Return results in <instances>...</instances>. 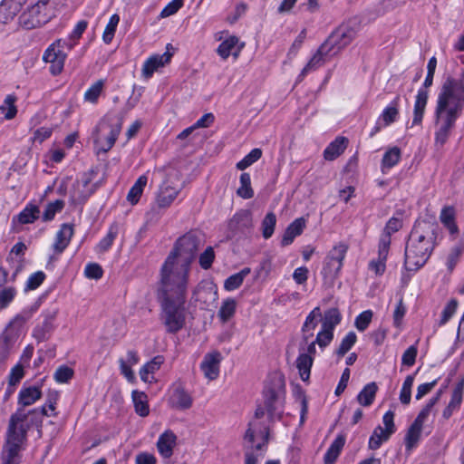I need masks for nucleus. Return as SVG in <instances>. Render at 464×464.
Returning a JSON list of instances; mask_svg holds the SVG:
<instances>
[{
  "mask_svg": "<svg viewBox=\"0 0 464 464\" xmlns=\"http://www.w3.org/2000/svg\"><path fill=\"white\" fill-rule=\"evenodd\" d=\"M435 146L442 147L449 140L460 114L435 109Z\"/></svg>",
  "mask_w": 464,
  "mask_h": 464,
  "instance_id": "12",
  "label": "nucleus"
},
{
  "mask_svg": "<svg viewBox=\"0 0 464 464\" xmlns=\"http://www.w3.org/2000/svg\"><path fill=\"white\" fill-rule=\"evenodd\" d=\"M435 109L461 114L464 110V70L458 75H449L438 93Z\"/></svg>",
  "mask_w": 464,
  "mask_h": 464,
  "instance_id": "4",
  "label": "nucleus"
},
{
  "mask_svg": "<svg viewBox=\"0 0 464 464\" xmlns=\"http://www.w3.org/2000/svg\"><path fill=\"white\" fill-rule=\"evenodd\" d=\"M16 97L13 94H9L5 97L4 103L0 106V111L5 113L6 120L14 118L17 113V109L14 105Z\"/></svg>",
  "mask_w": 464,
  "mask_h": 464,
  "instance_id": "53",
  "label": "nucleus"
},
{
  "mask_svg": "<svg viewBox=\"0 0 464 464\" xmlns=\"http://www.w3.org/2000/svg\"><path fill=\"white\" fill-rule=\"evenodd\" d=\"M276 224V217L273 212H269L264 218L261 227H262V235L267 239L272 237L275 231V227Z\"/></svg>",
  "mask_w": 464,
  "mask_h": 464,
  "instance_id": "55",
  "label": "nucleus"
},
{
  "mask_svg": "<svg viewBox=\"0 0 464 464\" xmlns=\"http://www.w3.org/2000/svg\"><path fill=\"white\" fill-rule=\"evenodd\" d=\"M322 321V313L320 307L314 308L306 316L304 324L302 327L303 341L306 343L309 338L314 335V330L316 328L318 323Z\"/></svg>",
  "mask_w": 464,
  "mask_h": 464,
  "instance_id": "27",
  "label": "nucleus"
},
{
  "mask_svg": "<svg viewBox=\"0 0 464 464\" xmlns=\"http://www.w3.org/2000/svg\"><path fill=\"white\" fill-rule=\"evenodd\" d=\"M57 316V311H49L43 314L44 320L34 330L33 336L38 342H44L50 338L55 325L54 322Z\"/></svg>",
  "mask_w": 464,
  "mask_h": 464,
  "instance_id": "18",
  "label": "nucleus"
},
{
  "mask_svg": "<svg viewBox=\"0 0 464 464\" xmlns=\"http://www.w3.org/2000/svg\"><path fill=\"white\" fill-rule=\"evenodd\" d=\"M356 36V30L349 24H342L336 28L322 44L321 52L337 54L343 48L351 44Z\"/></svg>",
  "mask_w": 464,
  "mask_h": 464,
  "instance_id": "10",
  "label": "nucleus"
},
{
  "mask_svg": "<svg viewBox=\"0 0 464 464\" xmlns=\"http://www.w3.org/2000/svg\"><path fill=\"white\" fill-rule=\"evenodd\" d=\"M458 305H459V302L454 298L450 299L447 303V304L445 305V307L443 308V310L441 312V316L439 321L440 326L444 325L449 322V320L456 313Z\"/></svg>",
  "mask_w": 464,
  "mask_h": 464,
  "instance_id": "59",
  "label": "nucleus"
},
{
  "mask_svg": "<svg viewBox=\"0 0 464 464\" xmlns=\"http://www.w3.org/2000/svg\"><path fill=\"white\" fill-rule=\"evenodd\" d=\"M422 430V426L413 422L409 428L406 437L405 445L408 450H411L418 443Z\"/></svg>",
  "mask_w": 464,
  "mask_h": 464,
  "instance_id": "51",
  "label": "nucleus"
},
{
  "mask_svg": "<svg viewBox=\"0 0 464 464\" xmlns=\"http://www.w3.org/2000/svg\"><path fill=\"white\" fill-rule=\"evenodd\" d=\"M122 123L123 116L118 113H108L103 118L97 128L100 135L95 140L101 144V150L107 152L112 148L121 133Z\"/></svg>",
  "mask_w": 464,
  "mask_h": 464,
  "instance_id": "8",
  "label": "nucleus"
},
{
  "mask_svg": "<svg viewBox=\"0 0 464 464\" xmlns=\"http://www.w3.org/2000/svg\"><path fill=\"white\" fill-rule=\"evenodd\" d=\"M172 54L166 52L162 54L150 56L143 64L142 74L145 78H150L155 71L169 63Z\"/></svg>",
  "mask_w": 464,
  "mask_h": 464,
  "instance_id": "21",
  "label": "nucleus"
},
{
  "mask_svg": "<svg viewBox=\"0 0 464 464\" xmlns=\"http://www.w3.org/2000/svg\"><path fill=\"white\" fill-rule=\"evenodd\" d=\"M180 189L174 188L168 184L163 183L160 186V191L157 196L156 203L159 208H169L172 202L176 199Z\"/></svg>",
  "mask_w": 464,
  "mask_h": 464,
  "instance_id": "25",
  "label": "nucleus"
},
{
  "mask_svg": "<svg viewBox=\"0 0 464 464\" xmlns=\"http://www.w3.org/2000/svg\"><path fill=\"white\" fill-rule=\"evenodd\" d=\"M322 45L317 50L316 53L311 58L308 63L302 70L299 77H304L309 72L314 71L322 66L325 62V57L333 56L330 52H321Z\"/></svg>",
  "mask_w": 464,
  "mask_h": 464,
  "instance_id": "34",
  "label": "nucleus"
},
{
  "mask_svg": "<svg viewBox=\"0 0 464 464\" xmlns=\"http://www.w3.org/2000/svg\"><path fill=\"white\" fill-rule=\"evenodd\" d=\"M177 436L171 430H166L159 437L157 448L163 458L169 459L172 456Z\"/></svg>",
  "mask_w": 464,
  "mask_h": 464,
  "instance_id": "26",
  "label": "nucleus"
},
{
  "mask_svg": "<svg viewBox=\"0 0 464 464\" xmlns=\"http://www.w3.org/2000/svg\"><path fill=\"white\" fill-rule=\"evenodd\" d=\"M455 208L452 206H446L441 209L440 220L447 227L450 234L458 233V227L455 223Z\"/></svg>",
  "mask_w": 464,
  "mask_h": 464,
  "instance_id": "35",
  "label": "nucleus"
},
{
  "mask_svg": "<svg viewBox=\"0 0 464 464\" xmlns=\"http://www.w3.org/2000/svg\"><path fill=\"white\" fill-rule=\"evenodd\" d=\"M140 361L139 354L134 350H129L126 354V358H120V370L121 373L130 382H135V375L131 370V366L136 365Z\"/></svg>",
  "mask_w": 464,
  "mask_h": 464,
  "instance_id": "23",
  "label": "nucleus"
},
{
  "mask_svg": "<svg viewBox=\"0 0 464 464\" xmlns=\"http://www.w3.org/2000/svg\"><path fill=\"white\" fill-rule=\"evenodd\" d=\"M32 312L31 311H23L22 313L16 314L7 324L5 331L3 333H8L14 335V341L16 342L20 332L25 323L31 318Z\"/></svg>",
  "mask_w": 464,
  "mask_h": 464,
  "instance_id": "31",
  "label": "nucleus"
},
{
  "mask_svg": "<svg viewBox=\"0 0 464 464\" xmlns=\"http://www.w3.org/2000/svg\"><path fill=\"white\" fill-rule=\"evenodd\" d=\"M341 314L337 308H330L322 316V327L334 332V329L340 324Z\"/></svg>",
  "mask_w": 464,
  "mask_h": 464,
  "instance_id": "44",
  "label": "nucleus"
},
{
  "mask_svg": "<svg viewBox=\"0 0 464 464\" xmlns=\"http://www.w3.org/2000/svg\"><path fill=\"white\" fill-rule=\"evenodd\" d=\"M378 387L375 382H370L359 392L357 400L362 406H370L375 398Z\"/></svg>",
  "mask_w": 464,
  "mask_h": 464,
  "instance_id": "43",
  "label": "nucleus"
},
{
  "mask_svg": "<svg viewBox=\"0 0 464 464\" xmlns=\"http://www.w3.org/2000/svg\"><path fill=\"white\" fill-rule=\"evenodd\" d=\"M401 227H402L401 219L394 218V217L391 218L388 220V222L383 229V233L381 236L379 243H382V241L384 239H388L387 247H390L392 234L399 231L401 228Z\"/></svg>",
  "mask_w": 464,
  "mask_h": 464,
  "instance_id": "49",
  "label": "nucleus"
},
{
  "mask_svg": "<svg viewBox=\"0 0 464 464\" xmlns=\"http://www.w3.org/2000/svg\"><path fill=\"white\" fill-rule=\"evenodd\" d=\"M388 239H384L382 243H379L378 257L369 264V267L376 275L381 276L384 273L386 266L385 262L389 254L390 247H387Z\"/></svg>",
  "mask_w": 464,
  "mask_h": 464,
  "instance_id": "30",
  "label": "nucleus"
},
{
  "mask_svg": "<svg viewBox=\"0 0 464 464\" xmlns=\"http://www.w3.org/2000/svg\"><path fill=\"white\" fill-rule=\"evenodd\" d=\"M250 271L249 267H245L238 273L227 277L224 284L225 289L227 291H233L238 288L242 285L245 277L250 274Z\"/></svg>",
  "mask_w": 464,
  "mask_h": 464,
  "instance_id": "47",
  "label": "nucleus"
},
{
  "mask_svg": "<svg viewBox=\"0 0 464 464\" xmlns=\"http://www.w3.org/2000/svg\"><path fill=\"white\" fill-rule=\"evenodd\" d=\"M348 139L345 137H337L324 150V157L326 160H334L339 157L346 149Z\"/></svg>",
  "mask_w": 464,
  "mask_h": 464,
  "instance_id": "32",
  "label": "nucleus"
},
{
  "mask_svg": "<svg viewBox=\"0 0 464 464\" xmlns=\"http://www.w3.org/2000/svg\"><path fill=\"white\" fill-rule=\"evenodd\" d=\"M119 22L120 17L118 14L111 16L102 34V40L105 44H110L112 41Z\"/></svg>",
  "mask_w": 464,
  "mask_h": 464,
  "instance_id": "62",
  "label": "nucleus"
},
{
  "mask_svg": "<svg viewBox=\"0 0 464 464\" xmlns=\"http://www.w3.org/2000/svg\"><path fill=\"white\" fill-rule=\"evenodd\" d=\"M306 221L304 218L295 219L285 229L281 245L283 246H288L293 243L295 237L301 235L305 227Z\"/></svg>",
  "mask_w": 464,
  "mask_h": 464,
  "instance_id": "28",
  "label": "nucleus"
},
{
  "mask_svg": "<svg viewBox=\"0 0 464 464\" xmlns=\"http://www.w3.org/2000/svg\"><path fill=\"white\" fill-rule=\"evenodd\" d=\"M15 341L14 335L8 333H3L0 336V363L5 362L11 353Z\"/></svg>",
  "mask_w": 464,
  "mask_h": 464,
  "instance_id": "45",
  "label": "nucleus"
},
{
  "mask_svg": "<svg viewBox=\"0 0 464 464\" xmlns=\"http://www.w3.org/2000/svg\"><path fill=\"white\" fill-rule=\"evenodd\" d=\"M228 236L246 235L253 227L252 212L249 209H240L234 214L227 223Z\"/></svg>",
  "mask_w": 464,
  "mask_h": 464,
  "instance_id": "15",
  "label": "nucleus"
},
{
  "mask_svg": "<svg viewBox=\"0 0 464 464\" xmlns=\"http://www.w3.org/2000/svg\"><path fill=\"white\" fill-rule=\"evenodd\" d=\"M357 336L354 332H349L342 340L339 348L336 351L338 356H343L356 343Z\"/></svg>",
  "mask_w": 464,
  "mask_h": 464,
  "instance_id": "64",
  "label": "nucleus"
},
{
  "mask_svg": "<svg viewBox=\"0 0 464 464\" xmlns=\"http://www.w3.org/2000/svg\"><path fill=\"white\" fill-rule=\"evenodd\" d=\"M148 182V177L146 175H141L138 178L134 185L130 188L127 195V200L131 204L135 205L140 200L143 189L146 187Z\"/></svg>",
  "mask_w": 464,
  "mask_h": 464,
  "instance_id": "37",
  "label": "nucleus"
},
{
  "mask_svg": "<svg viewBox=\"0 0 464 464\" xmlns=\"http://www.w3.org/2000/svg\"><path fill=\"white\" fill-rule=\"evenodd\" d=\"M284 386V382L280 380L276 387L267 386L264 390L265 406L270 419L277 414L281 399L285 393Z\"/></svg>",
  "mask_w": 464,
  "mask_h": 464,
  "instance_id": "17",
  "label": "nucleus"
},
{
  "mask_svg": "<svg viewBox=\"0 0 464 464\" xmlns=\"http://www.w3.org/2000/svg\"><path fill=\"white\" fill-rule=\"evenodd\" d=\"M314 358L307 353H300L296 359V367L299 371L300 378L306 382L310 377L311 367Z\"/></svg>",
  "mask_w": 464,
  "mask_h": 464,
  "instance_id": "36",
  "label": "nucleus"
},
{
  "mask_svg": "<svg viewBox=\"0 0 464 464\" xmlns=\"http://www.w3.org/2000/svg\"><path fill=\"white\" fill-rule=\"evenodd\" d=\"M345 444V436L343 434H339L334 439L333 443L330 445L324 455V463L325 464H333L336 459L338 458L342 449Z\"/></svg>",
  "mask_w": 464,
  "mask_h": 464,
  "instance_id": "33",
  "label": "nucleus"
},
{
  "mask_svg": "<svg viewBox=\"0 0 464 464\" xmlns=\"http://www.w3.org/2000/svg\"><path fill=\"white\" fill-rule=\"evenodd\" d=\"M240 186L237 189V195L244 199H249L254 197V190L251 187V178L246 172L240 176Z\"/></svg>",
  "mask_w": 464,
  "mask_h": 464,
  "instance_id": "48",
  "label": "nucleus"
},
{
  "mask_svg": "<svg viewBox=\"0 0 464 464\" xmlns=\"http://www.w3.org/2000/svg\"><path fill=\"white\" fill-rule=\"evenodd\" d=\"M131 397L134 403L136 413H138L141 417L148 416L150 410L147 401V395L145 394V392L135 390L132 392Z\"/></svg>",
  "mask_w": 464,
  "mask_h": 464,
  "instance_id": "40",
  "label": "nucleus"
},
{
  "mask_svg": "<svg viewBox=\"0 0 464 464\" xmlns=\"http://www.w3.org/2000/svg\"><path fill=\"white\" fill-rule=\"evenodd\" d=\"M401 159V150L398 147H393L390 150H388L382 158V171H384V169H391L394 167Z\"/></svg>",
  "mask_w": 464,
  "mask_h": 464,
  "instance_id": "50",
  "label": "nucleus"
},
{
  "mask_svg": "<svg viewBox=\"0 0 464 464\" xmlns=\"http://www.w3.org/2000/svg\"><path fill=\"white\" fill-rule=\"evenodd\" d=\"M161 319L169 333H177L183 328L186 320V297H160Z\"/></svg>",
  "mask_w": 464,
  "mask_h": 464,
  "instance_id": "6",
  "label": "nucleus"
},
{
  "mask_svg": "<svg viewBox=\"0 0 464 464\" xmlns=\"http://www.w3.org/2000/svg\"><path fill=\"white\" fill-rule=\"evenodd\" d=\"M49 0H39L27 8L19 17L20 24L26 30L34 29L45 24L50 15L46 13Z\"/></svg>",
  "mask_w": 464,
  "mask_h": 464,
  "instance_id": "13",
  "label": "nucleus"
},
{
  "mask_svg": "<svg viewBox=\"0 0 464 464\" xmlns=\"http://www.w3.org/2000/svg\"><path fill=\"white\" fill-rule=\"evenodd\" d=\"M190 266L169 254L160 270V297H186Z\"/></svg>",
  "mask_w": 464,
  "mask_h": 464,
  "instance_id": "2",
  "label": "nucleus"
},
{
  "mask_svg": "<svg viewBox=\"0 0 464 464\" xmlns=\"http://www.w3.org/2000/svg\"><path fill=\"white\" fill-rule=\"evenodd\" d=\"M118 231L119 227L116 223L110 227L107 235L98 244L97 247L101 252H105L111 246L114 239L118 235Z\"/></svg>",
  "mask_w": 464,
  "mask_h": 464,
  "instance_id": "54",
  "label": "nucleus"
},
{
  "mask_svg": "<svg viewBox=\"0 0 464 464\" xmlns=\"http://www.w3.org/2000/svg\"><path fill=\"white\" fill-rule=\"evenodd\" d=\"M439 227L427 220H417L409 235L404 253V266L417 271L430 258L435 246Z\"/></svg>",
  "mask_w": 464,
  "mask_h": 464,
  "instance_id": "1",
  "label": "nucleus"
},
{
  "mask_svg": "<svg viewBox=\"0 0 464 464\" xmlns=\"http://www.w3.org/2000/svg\"><path fill=\"white\" fill-rule=\"evenodd\" d=\"M427 102L428 92L424 89H420L418 91L414 103L413 119L411 126L421 124Z\"/></svg>",
  "mask_w": 464,
  "mask_h": 464,
  "instance_id": "29",
  "label": "nucleus"
},
{
  "mask_svg": "<svg viewBox=\"0 0 464 464\" xmlns=\"http://www.w3.org/2000/svg\"><path fill=\"white\" fill-rule=\"evenodd\" d=\"M16 289L14 286H5L0 289V309L6 308L14 299Z\"/></svg>",
  "mask_w": 464,
  "mask_h": 464,
  "instance_id": "63",
  "label": "nucleus"
},
{
  "mask_svg": "<svg viewBox=\"0 0 464 464\" xmlns=\"http://www.w3.org/2000/svg\"><path fill=\"white\" fill-rule=\"evenodd\" d=\"M435 109L461 114L464 110V70L458 75H449L438 93Z\"/></svg>",
  "mask_w": 464,
  "mask_h": 464,
  "instance_id": "5",
  "label": "nucleus"
},
{
  "mask_svg": "<svg viewBox=\"0 0 464 464\" xmlns=\"http://www.w3.org/2000/svg\"><path fill=\"white\" fill-rule=\"evenodd\" d=\"M237 303L232 298H227L223 301L221 307L218 311V317L223 323L227 322L235 314Z\"/></svg>",
  "mask_w": 464,
  "mask_h": 464,
  "instance_id": "52",
  "label": "nucleus"
},
{
  "mask_svg": "<svg viewBox=\"0 0 464 464\" xmlns=\"http://www.w3.org/2000/svg\"><path fill=\"white\" fill-rule=\"evenodd\" d=\"M26 420L27 414L20 411L11 416L0 456L2 464H19L29 429Z\"/></svg>",
  "mask_w": 464,
  "mask_h": 464,
  "instance_id": "3",
  "label": "nucleus"
},
{
  "mask_svg": "<svg viewBox=\"0 0 464 464\" xmlns=\"http://www.w3.org/2000/svg\"><path fill=\"white\" fill-rule=\"evenodd\" d=\"M104 86L103 80H99L94 82L84 93V100L95 103L98 101L99 96Z\"/></svg>",
  "mask_w": 464,
  "mask_h": 464,
  "instance_id": "60",
  "label": "nucleus"
},
{
  "mask_svg": "<svg viewBox=\"0 0 464 464\" xmlns=\"http://www.w3.org/2000/svg\"><path fill=\"white\" fill-rule=\"evenodd\" d=\"M259 424L256 421H250L248 423V428L246 430L244 439H243V448L245 450V463L246 464H257V458L261 456L260 454H255V450L256 451H265L266 449V445L269 440V428L264 427L263 430H259L260 438L256 437V431Z\"/></svg>",
  "mask_w": 464,
  "mask_h": 464,
  "instance_id": "7",
  "label": "nucleus"
},
{
  "mask_svg": "<svg viewBox=\"0 0 464 464\" xmlns=\"http://www.w3.org/2000/svg\"><path fill=\"white\" fill-rule=\"evenodd\" d=\"M262 156V150L260 149H253L243 160L237 163V169L244 170L250 165L257 161Z\"/></svg>",
  "mask_w": 464,
  "mask_h": 464,
  "instance_id": "58",
  "label": "nucleus"
},
{
  "mask_svg": "<svg viewBox=\"0 0 464 464\" xmlns=\"http://www.w3.org/2000/svg\"><path fill=\"white\" fill-rule=\"evenodd\" d=\"M400 96H396L395 99L392 102L391 105L386 107L382 113L381 114L379 121H382L383 126H389L392 122H394L399 115V105Z\"/></svg>",
  "mask_w": 464,
  "mask_h": 464,
  "instance_id": "39",
  "label": "nucleus"
},
{
  "mask_svg": "<svg viewBox=\"0 0 464 464\" xmlns=\"http://www.w3.org/2000/svg\"><path fill=\"white\" fill-rule=\"evenodd\" d=\"M64 208V201L62 199H56L53 202L47 204L44 213L43 219L44 221H51L53 219L55 214L60 212Z\"/></svg>",
  "mask_w": 464,
  "mask_h": 464,
  "instance_id": "57",
  "label": "nucleus"
},
{
  "mask_svg": "<svg viewBox=\"0 0 464 464\" xmlns=\"http://www.w3.org/2000/svg\"><path fill=\"white\" fill-rule=\"evenodd\" d=\"M200 244V238L195 232H188L180 237L175 243L172 251L175 259L190 266Z\"/></svg>",
  "mask_w": 464,
  "mask_h": 464,
  "instance_id": "9",
  "label": "nucleus"
},
{
  "mask_svg": "<svg viewBox=\"0 0 464 464\" xmlns=\"http://www.w3.org/2000/svg\"><path fill=\"white\" fill-rule=\"evenodd\" d=\"M73 236V227L71 224H63L56 233L55 240L53 245V251L60 255L70 244V241Z\"/></svg>",
  "mask_w": 464,
  "mask_h": 464,
  "instance_id": "22",
  "label": "nucleus"
},
{
  "mask_svg": "<svg viewBox=\"0 0 464 464\" xmlns=\"http://www.w3.org/2000/svg\"><path fill=\"white\" fill-rule=\"evenodd\" d=\"M463 251V245H457L450 249L446 263L448 270L450 272H452L453 269L455 268L456 265L460 259V256H462Z\"/></svg>",
  "mask_w": 464,
  "mask_h": 464,
  "instance_id": "61",
  "label": "nucleus"
},
{
  "mask_svg": "<svg viewBox=\"0 0 464 464\" xmlns=\"http://www.w3.org/2000/svg\"><path fill=\"white\" fill-rule=\"evenodd\" d=\"M346 251L347 246L344 244H339L329 252L322 270V275L326 284L334 285L342 269Z\"/></svg>",
  "mask_w": 464,
  "mask_h": 464,
  "instance_id": "11",
  "label": "nucleus"
},
{
  "mask_svg": "<svg viewBox=\"0 0 464 464\" xmlns=\"http://www.w3.org/2000/svg\"><path fill=\"white\" fill-rule=\"evenodd\" d=\"M39 215V208L36 205L29 204L15 217V218L21 224H31L38 219Z\"/></svg>",
  "mask_w": 464,
  "mask_h": 464,
  "instance_id": "42",
  "label": "nucleus"
},
{
  "mask_svg": "<svg viewBox=\"0 0 464 464\" xmlns=\"http://www.w3.org/2000/svg\"><path fill=\"white\" fill-rule=\"evenodd\" d=\"M392 432H389L386 429L382 426H377L369 440V447L372 450H377L380 448L383 441L389 440Z\"/></svg>",
  "mask_w": 464,
  "mask_h": 464,
  "instance_id": "46",
  "label": "nucleus"
},
{
  "mask_svg": "<svg viewBox=\"0 0 464 464\" xmlns=\"http://www.w3.org/2000/svg\"><path fill=\"white\" fill-rule=\"evenodd\" d=\"M238 43V38L236 36H230L225 41H223L218 47V55L226 60L232 53L233 48Z\"/></svg>",
  "mask_w": 464,
  "mask_h": 464,
  "instance_id": "56",
  "label": "nucleus"
},
{
  "mask_svg": "<svg viewBox=\"0 0 464 464\" xmlns=\"http://www.w3.org/2000/svg\"><path fill=\"white\" fill-rule=\"evenodd\" d=\"M164 362L163 356L158 355L152 358L150 362L144 364L140 370V379L145 382H150L151 381L149 379V375L157 372L162 363Z\"/></svg>",
  "mask_w": 464,
  "mask_h": 464,
  "instance_id": "38",
  "label": "nucleus"
},
{
  "mask_svg": "<svg viewBox=\"0 0 464 464\" xmlns=\"http://www.w3.org/2000/svg\"><path fill=\"white\" fill-rule=\"evenodd\" d=\"M65 44V41L57 40L44 53L43 59L51 64L50 72L53 75L59 74L63 69L66 59V53L63 52Z\"/></svg>",
  "mask_w": 464,
  "mask_h": 464,
  "instance_id": "14",
  "label": "nucleus"
},
{
  "mask_svg": "<svg viewBox=\"0 0 464 464\" xmlns=\"http://www.w3.org/2000/svg\"><path fill=\"white\" fill-rule=\"evenodd\" d=\"M221 354L218 352L207 353L200 364V368L207 379L216 380L219 375Z\"/></svg>",
  "mask_w": 464,
  "mask_h": 464,
  "instance_id": "19",
  "label": "nucleus"
},
{
  "mask_svg": "<svg viewBox=\"0 0 464 464\" xmlns=\"http://www.w3.org/2000/svg\"><path fill=\"white\" fill-rule=\"evenodd\" d=\"M463 391L464 379L462 378L454 388L448 406L443 410L442 417L445 420L450 419L453 412L459 409L462 402Z\"/></svg>",
  "mask_w": 464,
  "mask_h": 464,
  "instance_id": "24",
  "label": "nucleus"
},
{
  "mask_svg": "<svg viewBox=\"0 0 464 464\" xmlns=\"http://www.w3.org/2000/svg\"><path fill=\"white\" fill-rule=\"evenodd\" d=\"M42 396L39 388L33 386L22 389L19 392V403L23 406H29L34 403Z\"/></svg>",
  "mask_w": 464,
  "mask_h": 464,
  "instance_id": "41",
  "label": "nucleus"
},
{
  "mask_svg": "<svg viewBox=\"0 0 464 464\" xmlns=\"http://www.w3.org/2000/svg\"><path fill=\"white\" fill-rule=\"evenodd\" d=\"M169 403L172 407L179 410L189 409L192 405V398L185 391L180 382H176L173 385V391L169 397Z\"/></svg>",
  "mask_w": 464,
  "mask_h": 464,
  "instance_id": "20",
  "label": "nucleus"
},
{
  "mask_svg": "<svg viewBox=\"0 0 464 464\" xmlns=\"http://www.w3.org/2000/svg\"><path fill=\"white\" fill-rule=\"evenodd\" d=\"M89 175H84L73 184L71 200L73 204H83L97 189V184H92Z\"/></svg>",
  "mask_w": 464,
  "mask_h": 464,
  "instance_id": "16",
  "label": "nucleus"
}]
</instances>
